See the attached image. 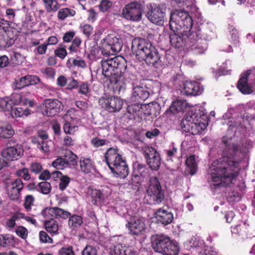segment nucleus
<instances>
[{"instance_id": "obj_44", "label": "nucleus", "mask_w": 255, "mask_h": 255, "mask_svg": "<svg viewBox=\"0 0 255 255\" xmlns=\"http://www.w3.org/2000/svg\"><path fill=\"white\" fill-rule=\"evenodd\" d=\"M11 110L12 108L9 103V98H0V110L9 111Z\"/></svg>"}, {"instance_id": "obj_37", "label": "nucleus", "mask_w": 255, "mask_h": 255, "mask_svg": "<svg viewBox=\"0 0 255 255\" xmlns=\"http://www.w3.org/2000/svg\"><path fill=\"white\" fill-rule=\"evenodd\" d=\"M146 171L145 166L143 164H137L134 166L133 174L135 177L145 176L147 173Z\"/></svg>"}, {"instance_id": "obj_12", "label": "nucleus", "mask_w": 255, "mask_h": 255, "mask_svg": "<svg viewBox=\"0 0 255 255\" xmlns=\"http://www.w3.org/2000/svg\"><path fill=\"white\" fill-rule=\"evenodd\" d=\"M130 233L133 235L139 236L143 235L146 230L144 218L140 217H133L126 225Z\"/></svg>"}, {"instance_id": "obj_25", "label": "nucleus", "mask_w": 255, "mask_h": 255, "mask_svg": "<svg viewBox=\"0 0 255 255\" xmlns=\"http://www.w3.org/2000/svg\"><path fill=\"white\" fill-rule=\"evenodd\" d=\"M189 106V104L185 100H177L174 101L166 111L167 114H176L178 112H183Z\"/></svg>"}, {"instance_id": "obj_20", "label": "nucleus", "mask_w": 255, "mask_h": 255, "mask_svg": "<svg viewBox=\"0 0 255 255\" xmlns=\"http://www.w3.org/2000/svg\"><path fill=\"white\" fill-rule=\"evenodd\" d=\"M184 32L181 30H177L174 29L172 33L170 35V42L174 47L180 48L186 45V40L188 41L189 37L183 34Z\"/></svg>"}, {"instance_id": "obj_40", "label": "nucleus", "mask_w": 255, "mask_h": 255, "mask_svg": "<svg viewBox=\"0 0 255 255\" xmlns=\"http://www.w3.org/2000/svg\"><path fill=\"white\" fill-rule=\"evenodd\" d=\"M143 151L147 161L148 158H153L159 154L154 148L149 146H144L143 148Z\"/></svg>"}, {"instance_id": "obj_48", "label": "nucleus", "mask_w": 255, "mask_h": 255, "mask_svg": "<svg viewBox=\"0 0 255 255\" xmlns=\"http://www.w3.org/2000/svg\"><path fill=\"white\" fill-rule=\"evenodd\" d=\"M15 233L16 235L22 239H26L28 236V231L27 229L23 226L17 227Z\"/></svg>"}, {"instance_id": "obj_24", "label": "nucleus", "mask_w": 255, "mask_h": 255, "mask_svg": "<svg viewBox=\"0 0 255 255\" xmlns=\"http://www.w3.org/2000/svg\"><path fill=\"white\" fill-rule=\"evenodd\" d=\"M149 96V93L146 89L140 86H133L131 99L133 101H145Z\"/></svg>"}, {"instance_id": "obj_4", "label": "nucleus", "mask_w": 255, "mask_h": 255, "mask_svg": "<svg viewBox=\"0 0 255 255\" xmlns=\"http://www.w3.org/2000/svg\"><path fill=\"white\" fill-rule=\"evenodd\" d=\"M207 126V117L204 114L199 115L193 110L185 115L181 123L184 131L196 135L204 132Z\"/></svg>"}, {"instance_id": "obj_27", "label": "nucleus", "mask_w": 255, "mask_h": 255, "mask_svg": "<svg viewBox=\"0 0 255 255\" xmlns=\"http://www.w3.org/2000/svg\"><path fill=\"white\" fill-rule=\"evenodd\" d=\"M127 113L129 114L128 118L132 119L136 117L142 118L143 110L142 106L139 104H134L129 105L127 108Z\"/></svg>"}, {"instance_id": "obj_29", "label": "nucleus", "mask_w": 255, "mask_h": 255, "mask_svg": "<svg viewBox=\"0 0 255 255\" xmlns=\"http://www.w3.org/2000/svg\"><path fill=\"white\" fill-rule=\"evenodd\" d=\"M80 165L81 171L85 173H89L95 169L93 162L89 158H81Z\"/></svg>"}, {"instance_id": "obj_56", "label": "nucleus", "mask_w": 255, "mask_h": 255, "mask_svg": "<svg viewBox=\"0 0 255 255\" xmlns=\"http://www.w3.org/2000/svg\"><path fill=\"white\" fill-rule=\"evenodd\" d=\"M34 201V198L31 195H27L25 197L24 206L27 211L31 209V206L33 205Z\"/></svg>"}, {"instance_id": "obj_45", "label": "nucleus", "mask_w": 255, "mask_h": 255, "mask_svg": "<svg viewBox=\"0 0 255 255\" xmlns=\"http://www.w3.org/2000/svg\"><path fill=\"white\" fill-rule=\"evenodd\" d=\"M80 28L83 34L88 37L92 35L93 32V27L89 24H82L80 26Z\"/></svg>"}, {"instance_id": "obj_59", "label": "nucleus", "mask_w": 255, "mask_h": 255, "mask_svg": "<svg viewBox=\"0 0 255 255\" xmlns=\"http://www.w3.org/2000/svg\"><path fill=\"white\" fill-rule=\"evenodd\" d=\"M112 5V1L108 0H102L100 4V8L102 11L105 12L107 11Z\"/></svg>"}, {"instance_id": "obj_2", "label": "nucleus", "mask_w": 255, "mask_h": 255, "mask_svg": "<svg viewBox=\"0 0 255 255\" xmlns=\"http://www.w3.org/2000/svg\"><path fill=\"white\" fill-rule=\"evenodd\" d=\"M120 58L117 56L101 61L102 73L109 78L113 88L119 92L126 88L124 72L126 67L120 63Z\"/></svg>"}, {"instance_id": "obj_51", "label": "nucleus", "mask_w": 255, "mask_h": 255, "mask_svg": "<svg viewBox=\"0 0 255 255\" xmlns=\"http://www.w3.org/2000/svg\"><path fill=\"white\" fill-rule=\"evenodd\" d=\"M9 99V103L12 108L13 106L18 105L22 100L21 96L18 94H12Z\"/></svg>"}, {"instance_id": "obj_18", "label": "nucleus", "mask_w": 255, "mask_h": 255, "mask_svg": "<svg viewBox=\"0 0 255 255\" xmlns=\"http://www.w3.org/2000/svg\"><path fill=\"white\" fill-rule=\"evenodd\" d=\"M72 111H68L63 116L65 123L63 125V130L66 134L73 135L78 130V121L71 117Z\"/></svg>"}, {"instance_id": "obj_50", "label": "nucleus", "mask_w": 255, "mask_h": 255, "mask_svg": "<svg viewBox=\"0 0 255 255\" xmlns=\"http://www.w3.org/2000/svg\"><path fill=\"white\" fill-rule=\"evenodd\" d=\"M91 143L94 147L98 148L107 144L108 141L107 140L95 137L91 140Z\"/></svg>"}, {"instance_id": "obj_15", "label": "nucleus", "mask_w": 255, "mask_h": 255, "mask_svg": "<svg viewBox=\"0 0 255 255\" xmlns=\"http://www.w3.org/2000/svg\"><path fill=\"white\" fill-rule=\"evenodd\" d=\"M99 103L102 108L111 113L119 112L123 106V100L117 97L101 98Z\"/></svg>"}, {"instance_id": "obj_58", "label": "nucleus", "mask_w": 255, "mask_h": 255, "mask_svg": "<svg viewBox=\"0 0 255 255\" xmlns=\"http://www.w3.org/2000/svg\"><path fill=\"white\" fill-rule=\"evenodd\" d=\"M83 255H97V250L91 246H87L83 251Z\"/></svg>"}, {"instance_id": "obj_43", "label": "nucleus", "mask_w": 255, "mask_h": 255, "mask_svg": "<svg viewBox=\"0 0 255 255\" xmlns=\"http://www.w3.org/2000/svg\"><path fill=\"white\" fill-rule=\"evenodd\" d=\"M52 142L50 140H42L38 145V148L43 153H48L50 150V146Z\"/></svg>"}, {"instance_id": "obj_19", "label": "nucleus", "mask_w": 255, "mask_h": 255, "mask_svg": "<svg viewBox=\"0 0 255 255\" xmlns=\"http://www.w3.org/2000/svg\"><path fill=\"white\" fill-rule=\"evenodd\" d=\"M23 149L20 145L10 146L2 152L3 158L7 161H14L19 159L23 154Z\"/></svg>"}, {"instance_id": "obj_42", "label": "nucleus", "mask_w": 255, "mask_h": 255, "mask_svg": "<svg viewBox=\"0 0 255 255\" xmlns=\"http://www.w3.org/2000/svg\"><path fill=\"white\" fill-rule=\"evenodd\" d=\"M77 155L71 151L66 152L65 160L67 165H75L77 163Z\"/></svg>"}, {"instance_id": "obj_33", "label": "nucleus", "mask_w": 255, "mask_h": 255, "mask_svg": "<svg viewBox=\"0 0 255 255\" xmlns=\"http://www.w3.org/2000/svg\"><path fill=\"white\" fill-rule=\"evenodd\" d=\"M44 4L45 8L47 12L57 11L60 5L56 0H42Z\"/></svg>"}, {"instance_id": "obj_9", "label": "nucleus", "mask_w": 255, "mask_h": 255, "mask_svg": "<svg viewBox=\"0 0 255 255\" xmlns=\"http://www.w3.org/2000/svg\"><path fill=\"white\" fill-rule=\"evenodd\" d=\"M101 43V52L104 55H114L122 48V39L113 34H109Z\"/></svg>"}, {"instance_id": "obj_36", "label": "nucleus", "mask_w": 255, "mask_h": 255, "mask_svg": "<svg viewBox=\"0 0 255 255\" xmlns=\"http://www.w3.org/2000/svg\"><path fill=\"white\" fill-rule=\"evenodd\" d=\"M186 164L190 169V173L194 174L197 169V162L195 155H191L188 157L186 160Z\"/></svg>"}, {"instance_id": "obj_5", "label": "nucleus", "mask_w": 255, "mask_h": 255, "mask_svg": "<svg viewBox=\"0 0 255 255\" xmlns=\"http://www.w3.org/2000/svg\"><path fill=\"white\" fill-rule=\"evenodd\" d=\"M106 162L111 171L124 178L128 174V168L125 159L117 148H109L105 154Z\"/></svg>"}, {"instance_id": "obj_7", "label": "nucleus", "mask_w": 255, "mask_h": 255, "mask_svg": "<svg viewBox=\"0 0 255 255\" xmlns=\"http://www.w3.org/2000/svg\"><path fill=\"white\" fill-rule=\"evenodd\" d=\"M193 25V20L186 11L176 10L171 13L169 26L171 30L174 29L183 32L190 31Z\"/></svg>"}, {"instance_id": "obj_28", "label": "nucleus", "mask_w": 255, "mask_h": 255, "mask_svg": "<svg viewBox=\"0 0 255 255\" xmlns=\"http://www.w3.org/2000/svg\"><path fill=\"white\" fill-rule=\"evenodd\" d=\"M247 225L245 222H241L239 224L231 228V232L235 237L244 238L247 235Z\"/></svg>"}, {"instance_id": "obj_17", "label": "nucleus", "mask_w": 255, "mask_h": 255, "mask_svg": "<svg viewBox=\"0 0 255 255\" xmlns=\"http://www.w3.org/2000/svg\"><path fill=\"white\" fill-rule=\"evenodd\" d=\"M62 103L57 99H46L43 103L42 113L47 117H52L58 114Z\"/></svg>"}, {"instance_id": "obj_32", "label": "nucleus", "mask_w": 255, "mask_h": 255, "mask_svg": "<svg viewBox=\"0 0 255 255\" xmlns=\"http://www.w3.org/2000/svg\"><path fill=\"white\" fill-rule=\"evenodd\" d=\"M76 14L75 11L69 8H63L60 9L57 13L58 18L61 20H64L66 18L72 17Z\"/></svg>"}, {"instance_id": "obj_8", "label": "nucleus", "mask_w": 255, "mask_h": 255, "mask_svg": "<svg viewBox=\"0 0 255 255\" xmlns=\"http://www.w3.org/2000/svg\"><path fill=\"white\" fill-rule=\"evenodd\" d=\"M145 198L149 204H159L163 199L164 193L157 177L150 178Z\"/></svg>"}, {"instance_id": "obj_35", "label": "nucleus", "mask_w": 255, "mask_h": 255, "mask_svg": "<svg viewBox=\"0 0 255 255\" xmlns=\"http://www.w3.org/2000/svg\"><path fill=\"white\" fill-rule=\"evenodd\" d=\"M45 229L46 231L53 235H57L58 232V225L57 223L54 220H50L47 221L45 224Z\"/></svg>"}, {"instance_id": "obj_14", "label": "nucleus", "mask_w": 255, "mask_h": 255, "mask_svg": "<svg viewBox=\"0 0 255 255\" xmlns=\"http://www.w3.org/2000/svg\"><path fill=\"white\" fill-rule=\"evenodd\" d=\"M195 36L197 37V34H192L189 37L186 45V48L194 54H203L207 49L206 41L201 38L195 39Z\"/></svg>"}, {"instance_id": "obj_55", "label": "nucleus", "mask_w": 255, "mask_h": 255, "mask_svg": "<svg viewBox=\"0 0 255 255\" xmlns=\"http://www.w3.org/2000/svg\"><path fill=\"white\" fill-rule=\"evenodd\" d=\"M16 174L18 176L21 177L25 180H28L30 178L28 169L25 168L17 171Z\"/></svg>"}, {"instance_id": "obj_61", "label": "nucleus", "mask_w": 255, "mask_h": 255, "mask_svg": "<svg viewBox=\"0 0 255 255\" xmlns=\"http://www.w3.org/2000/svg\"><path fill=\"white\" fill-rule=\"evenodd\" d=\"M28 82L27 76L21 78L19 82L17 83L16 88L20 89L25 86H29L30 83Z\"/></svg>"}, {"instance_id": "obj_52", "label": "nucleus", "mask_w": 255, "mask_h": 255, "mask_svg": "<svg viewBox=\"0 0 255 255\" xmlns=\"http://www.w3.org/2000/svg\"><path fill=\"white\" fill-rule=\"evenodd\" d=\"M190 246L192 248H196L197 250H202L204 247V244L203 241L197 240L196 238L192 239L190 241Z\"/></svg>"}, {"instance_id": "obj_62", "label": "nucleus", "mask_w": 255, "mask_h": 255, "mask_svg": "<svg viewBox=\"0 0 255 255\" xmlns=\"http://www.w3.org/2000/svg\"><path fill=\"white\" fill-rule=\"evenodd\" d=\"M89 85L87 83H82L79 86V92L86 95L89 92Z\"/></svg>"}, {"instance_id": "obj_11", "label": "nucleus", "mask_w": 255, "mask_h": 255, "mask_svg": "<svg viewBox=\"0 0 255 255\" xmlns=\"http://www.w3.org/2000/svg\"><path fill=\"white\" fill-rule=\"evenodd\" d=\"M253 85H255V67L241 75L238 81V88L243 94H250L253 92Z\"/></svg>"}, {"instance_id": "obj_31", "label": "nucleus", "mask_w": 255, "mask_h": 255, "mask_svg": "<svg viewBox=\"0 0 255 255\" xmlns=\"http://www.w3.org/2000/svg\"><path fill=\"white\" fill-rule=\"evenodd\" d=\"M15 244L14 238L9 235H0V246L2 247H13Z\"/></svg>"}, {"instance_id": "obj_6", "label": "nucleus", "mask_w": 255, "mask_h": 255, "mask_svg": "<svg viewBox=\"0 0 255 255\" xmlns=\"http://www.w3.org/2000/svg\"><path fill=\"white\" fill-rule=\"evenodd\" d=\"M151 245L154 250L163 255H177L179 247L165 235H154L151 236Z\"/></svg>"}, {"instance_id": "obj_57", "label": "nucleus", "mask_w": 255, "mask_h": 255, "mask_svg": "<svg viewBox=\"0 0 255 255\" xmlns=\"http://www.w3.org/2000/svg\"><path fill=\"white\" fill-rule=\"evenodd\" d=\"M70 215V214L66 211H65L59 208H56V218H61L67 219Z\"/></svg>"}, {"instance_id": "obj_26", "label": "nucleus", "mask_w": 255, "mask_h": 255, "mask_svg": "<svg viewBox=\"0 0 255 255\" xmlns=\"http://www.w3.org/2000/svg\"><path fill=\"white\" fill-rule=\"evenodd\" d=\"M120 249H122V245L120 243H117L110 247V254L111 255H136V253L133 251L131 247L125 246V250H123V253L121 254Z\"/></svg>"}, {"instance_id": "obj_23", "label": "nucleus", "mask_w": 255, "mask_h": 255, "mask_svg": "<svg viewBox=\"0 0 255 255\" xmlns=\"http://www.w3.org/2000/svg\"><path fill=\"white\" fill-rule=\"evenodd\" d=\"M155 214L157 222L164 225L171 223L173 219L172 213L164 209H158Z\"/></svg>"}, {"instance_id": "obj_34", "label": "nucleus", "mask_w": 255, "mask_h": 255, "mask_svg": "<svg viewBox=\"0 0 255 255\" xmlns=\"http://www.w3.org/2000/svg\"><path fill=\"white\" fill-rule=\"evenodd\" d=\"M14 130L10 125L0 127V137L3 138H9L13 135Z\"/></svg>"}, {"instance_id": "obj_38", "label": "nucleus", "mask_w": 255, "mask_h": 255, "mask_svg": "<svg viewBox=\"0 0 255 255\" xmlns=\"http://www.w3.org/2000/svg\"><path fill=\"white\" fill-rule=\"evenodd\" d=\"M83 223L82 218L77 215L71 216L68 220V225L71 228H75L79 227Z\"/></svg>"}, {"instance_id": "obj_46", "label": "nucleus", "mask_w": 255, "mask_h": 255, "mask_svg": "<svg viewBox=\"0 0 255 255\" xmlns=\"http://www.w3.org/2000/svg\"><path fill=\"white\" fill-rule=\"evenodd\" d=\"M52 165L58 169H62L67 165L64 158L59 157L53 162Z\"/></svg>"}, {"instance_id": "obj_47", "label": "nucleus", "mask_w": 255, "mask_h": 255, "mask_svg": "<svg viewBox=\"0 0 255 255\" xmlns=\"http://www.w3.org/2000/svg\"><path fill=\"white\" fill-rule=\"evenodd\" d=\"M39 187L41 192L44 194H49L51 190L50 184L46 181L40 182L39 184Z\"/></svg>"}, {"instance_id": "obj_30", "label": "nucleus", "mask_w": 255, "mask_h": 255, "mask_svg": "<svg viewBox=\"0 0 255 255\" xmlns=\"http://www.w3.org/2000/svg\"><path fill=\"white\" fill-rule=\"evenodd\" d=\"M31 114L28 108L17 107L11 111V115L13 118H24L29 116Z\"/></svg>"}, {"instance_id": "obj_49", "label": "nucleus", "mask_w": 255, "mask_h": 255, "mask_svg": "<svg viewBox=\"0 0 255 255\" xmlns=\"http://www.w3.org/2000/svg\"><path fill=\"white\" fill-rule=\"evenodd\" d=\"M230 114L229 113H226L224 116L223 118L224 119V121L223 122V124L224 125L225 124H227L229 126V128H231L232 127H239L241 126V119H240L239 122H235L234 121L233 122L232 120L229 119L228 122L226 121V120L227 118L229 117V116Z\"/></svg>"}, {"instance_id": "obj_3", "label": "nucleus", "mask_w": 255, "mask_h": 255, "mask_svg": "<svg viewBox=\"0 0 255 255\" xmlns=\"http://www.w3.org/2000/svg\"><path fill=\"white\" fill-rule=\"evenodd\" d=\"M131 50L137 59L144 61L146 64L157 66L160 62V57L155 47L145 39L135 38L133 39Z\"/></svg>"}, {"instance_id": "obj_13", "label": "nucleus", "mask_w": 255, "mask_h": 255, "mask_svg": "<svg viewBox=\"0 0 255 255\" xmlns=\"http://www.w3.org/2000/svg\"><path fill=\"white\" fill-rule=\"evenodd\" d=\"M110 193V189L107 187L101 190L89 187L87 191V197L94 205H98L103 202Z\"/></svg>"}, {"instance_id": "obj_39", "label": "nucleus", "mask_w": 255, "mask_h": 255, "mask_svg": "<svg viewBox=\"0 0 255 255\" xmlns=\"http://www.w3.org/2000/svg\"><path fill=\"white\" fill-rule=\"evenodd\" d=\"M147 162L151 169L155 170H157L160 165V158L159 154L154 156L153 158H148Z\"/></svg>"}, {"instance_id": "obj_10", "label": "nucleus", "mask_w": 255, "mask_h": 255, "mask_svg": "<svg viewBox=\"0 0 255 255\" xmlns=\"http://www.w3.org/2000/svg\"><path fill=\"white\" fill-rule=\"evenodd\" d=\"M144 10L143 5L137 1L127 4L123 8L122 14L125 19L133 21H139Z\"/></svg>"}, {"instance_id": "obj_22", "label": "nucleus", "mask_w": 255, "mask_h": 255, "mask_svg": "<svg viewBox=\"0 0 255 255\" xmlns=\"http://www.w3.org/2000/svg\"><path fill=\"white\" fill-rule=\"evenodd\" d=\"M202 89H201L199 83L196 82L186 81L183 84V89L181 91L184 95L196 96L202 93Z\"/></svg>"}, {"instance_id": "obj_63", "label": "nucleus", "mask_w": 255, "mask_h": 255, "mask_svg": "<svg viewBox=\"0 0 255 255\" xmlns=\"http://www.w3.org/2000/svg\"><path fill=\"white\" fill-rule=\"evenodd\" d=\"M55 54L58 57L64 59L67 55V53L65 48L60 47L55 50Z\"/></svg>"}, {"instance_id": "obj_60", "label": "nucleus", "mask_w": 255, "mask_h": 255, "mask_svg": "<svg viewBox=\"0 0 255 255\" xmlns=\"http://www.w3.org/2000/svg\"><path fill=\"white\" fill-rule=\"evenodd\" d=\"M59 255H75L72 247H63L59 251Z\"/></svg>"}, {"instance_id": "obj_53", "label": "nucleus", "mask_w": 255, "mask_h": 255, "mask_svg": "<svg viewBox=\"0 0 255 255\" xmlns=\"http://www.w3.org/2000/svg\"><path fill=\"white\" fill-rule=\"evenodd\" d=\"M40 241L43 243H52L53 240L44 231H40L39 233Z\"/></svg>"}, {"instance_id": "obj_21", "label": "nucleus", "mask_w": 255, "mask_h": 255, "mask_svg": "<svg viewBox=\"0 0 255 255\" xmlns=\"http://www.w3.org/2000/svg\"><path fill=\"white\" fill-rule=\"evenodd\" d=\"M7 194L9 198L13 200H17L20 192L23 188V183L21 179H17L13 182L7 184Z\"/></svg>"}, {"instance_id": "obj_1", "label": "nucleus", "mask_w": 255, "mask_h": 255, "mask_svg": "<svg viewBox=\"0 0 255 255\" xmlns=\"http://www.w3.org/2000/svg\"><path fill=\"white\" fill-rule=\"evenodd\" d=\"M226 148L221 158L213 162L209 169L208 180L211 186H228L234 183L239 173V161L246 153L247 147H238L234 143L224 140Z\"/></svg>"}, {"instance_id": "obj_54", "label": "nucleus", "mask_w": 255, "mask_h": 255, "mask_svg": "<svg viewBox=\"0 0 255 255\" xmlns=\"http://www.w3.org/2000/svg\"><path fill=\"white\" fill-rule=\"evenodd\" d=\"M60 180V182L59 183V188L61 190H64L68 185L70 181V178L67 176L63 175Z\"/></svg>"}, {"instance_id": "obj_64", "label": "nucleus", "mask_w": 255, "mask_h": 255, "mask_svg": "<svg viewBox=\"0 0 255 255\" xmlns=\"http://www.w3.org/2000/svg\"><path fill=\"white\" fill-rule=\"evenodd\" d=\"M81 43V41L79 38H75L72 41V44L69 47V49L72 52H75L77 48L80 46Z\"/></svg>"}, {"instance_id": "obj_16", "label": "nucleus", "mask_w": 255, "mask_h": 255, "mask_svg": "<svg viewBox=\"0 0 255 255\" xmlns=\"http://www.w3.org/2000/svg\"><path fill=\"white\" fill-rule=\"evenodd\" d=\"M165 9L159 5L155 4L150 5L149 11L147 12L146 16L147 18L152 23L162 25L164 22L165 16Z\"/></svg>"}, {"instance_id": "obj_41", "label": "nucleus", "mask_w": 255, "mask_h": 255, "mask_svg": "<svg viewBox=\"0 0 255 255\" xmlns=\"http://www.w3.org/2000/svg\"><path fill=\"white\" fill-rule=\"evenodd\" d=\"M56 207L47 208L42 212V214L45 218L51 220L56 218Z\"/></svg>"}]
</instances>
